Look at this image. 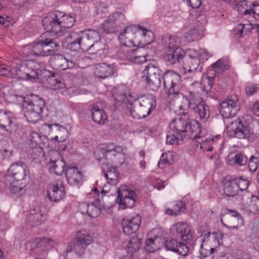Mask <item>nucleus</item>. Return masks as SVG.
<instances>
[{
    "label": "nucleus",
    "instance_id": "1",
    "mask_svg": "<svg viewBox=\"0 0 259 259\" xmlns=\"http://www.w3.org/2000/svg\"><path fill=\"white\" fill-rule=\"evenodd\" d=\"M113 98L116 102L115 106L120 103H128L131 116L135 119H141L149 115L156 105V98L153 94L140 97L134 96L125 85L117 86L112 91Z\"/></svg>",
    "mask_w": 259,
    "mask_h": 259
},
{
    "label": "nucleus",
    "instance_id": "2",
    "mask_svg": "<svg viewBox=\"0 0 259 259\" xmlns=\"http://www.w3.org/2000/svg\"><path fill=\"white\" fill-rule=\"evenodd\" d=\"M29 178L30 170L28 166L24 162L18 161L10 165L4 181L11 192L16 194L27 186Z\"/></svg>",
    "mask_w": 259,
    "mask_h": 259
},
{
    "label": "nucleus",
    "instance_id": "3",
    "mask_svg": "<svg viewBox=\"0 0 259 259\" xmlns=\"http://www.w3.org/2000/svg\"><path fill=\"white\" fill-rule=\"evenodd\" d=\"M23 110L27 121L33 124L40 120L45 106L44 100L37 96L30 94L23 97Z\"/></svg>",
    "mask_w": 259,
    "mask_h": 259
},
{
    "label": "nucleus",
    "instance_id": "4",
    "mask_svg": "<svg viewBox=\"0 0 259 259\" xmlns=\"http://www.w3.org/2000/svg\"><path fill=\"white\" fill-rule=\"evenodd\" d=\"M93 237L86 231H78L74 239L67 246L63 255L66 259H74V255L81 256L87 247L93 242Z\"/></svg>",
    "mask_w": 259,
    "mask_h": 259
},
{
    "label": "nucleus",
    "instance_id": "5",
    "mask_svg": "<svg viewBox=\"0 0 259 259\" xmlns=\"http://www.w3.org/2000/svg\"><path fill=\"white\" fill-rule=\"evenodd\" d=\"M189 122L184 116L174 119L169 124V130L166 136V144H181L184 139H188L187 133L189 131Z\"/></svg>",
    "mask_w": 259,
    "mask_h": 259
},
{
    "label": "nucleus",
    "instance_id": "6",
    "mask_svg": "<svg viewBox=\"0 0 259 259\" xmlns=\"http://www.w3.org/2000/svg\"><path fill=\"white\" fill-rule=\"evenodd\" d=\"M162 79L165 92L169 99L181 97L183 83L178 73L172 70H167L163 74Z\"/></svg>",
    "mask_w": 259,
    "mask_h": 259
},
{
    "label": "nucleus",
    "instance_id": "7",
    "mask_svg": "<svg viewBox=\"0 0 259 259\" xmlns=\"http://www.w3.org/2000/svg\"><path fill=\"white\" fill-rule=\"evenodd\" d=\"M162 71L153 63L146 65L143 71L142 78L147 86L152 91L157 90L160 86Z\"/></svg>",
    "mask_w": 259,
    "mask_h": 259
},
{
    "label": "nucleus",
    "instance_id": "8",
    "mask_svg": "<svg viewBox=\"0 0 259 259\" xmlns=\"http://www.w3.org/2000/svg\"><path fill=\"white\" fill-rule=\"evenodd\" d=\"M228 129L227 132L230 136L240 139H248L251 135L250 125L244 117L232 121Z\"/></svg>",
    "mask_w": 259,
    "mask_h": 259
},
{
    "label": "nucleus",
    "instance_id": "9",
    "mask_svg": "<svg viewBox=\"0 0 259 259\" xmlns=\"http://www.w3.org/2000/svg\"><path fill=\"white\" fill-rule=\"evenodd\" d=\"M197 51L194 49H190L184 58L183 67L181 69L182 74L187 75L193 74L199 67L200 71H202V67L201 66V61L198 58Z\"/></svg>",
    "mask_w": 259,
    "mask_h": 259
},
{
    "label": "nucleus",
    "instance_id": "10",
    "mask_svg": "<svg viewBox=\"0 0 259 259\" xmlns=\"http://www.w3.org/2000/svg\"><path fill=\"white\" fill-rule=\"evenodd\" d=\"M80 32L83 39L82 45L85 48V51H91V53L95 54L100 50L99 43L100 35L97 31L88 29Z\"/></svg>",
    "mask_w": 259,
    "mask_h": 259
},
{
    "label": "nucleus",
    "instance_id": "11",
    "mask_svg": "<svg viewBox=\"0 0 259 259\" xmlns=\"http://www.w3.org/2000/svg\"><path fill=\"white\" fill-rule=\"evenodd\" d=\"M222 224L230 230H238L244 224L242 215L236 210L225 209L221 219Z\"/></svg>",
    "mask_w": 259,
    "mask_h": 259
},
{
    "label": "nucleus",
    "instance_id": "12",
    "mask_svg": "<svg viewBox=\"0 0 259 259\" xmlns=\"http://www.w3.org/2000/svg\"><path fill=\"white\" fill-rule=\"evenodd\" d=\"M220 106V112L224 118L234 116L240 108L238 97L235 95H231L221 102Z\"/></svg>",
    "mask_w": 259,
    "mask_h": 259
},
{
    "label": "nucleus",
    "instance_id": "13",
    "mask_svg": "<svg viewBox=\"0 0 259 259\" xmlns=\"http://www.w3.org/2000/svg\"><path fill=\"white\" fill-rule=\"evenodd\" d=\"M118 195L116 202L122 209L132 208L136 202V193L127 186H123L118 189Z\"/></svg>",
    "mask_w": 259,
    "mask_h": 259
},
{
    "label": "nucleus",
    "instance_id": "14",
    "mask_svg": "<svg viewBox=\"0 0 259 259\" xmlns=\"http://www.w3.org/2000/svg\"><path fill=\"white\" fill-rule=\"evenodd\" d=\"M43 63H38L33 60H29L21 64V70L25 72L28 80L38 79L47 71L45 69Z\"/></svg>",
    "mask_w": 259,
    "mask_h": 259
},
{
    "label": "nucleus",
    "instance_id": "15",
    "mask_svg": "<svg viewBox=\"0 0 259 259\" xmlns=\"http://www.w3.org/2000/svg\"><path fill=\"white\" fill-rule=\"evenodd\" d=\"M48 132L49 139L58 143H62L66 140L67 130L66 127L58 124H44L42 126Z\"/></svg>",
    "mask_w": 259,
    "mask_h": 259
},
{
    "label": "nucleus",
    "instance_id": "16",
    "mask_svg": "<svg viewBox=\"0 0 259 259\" xmlns=\"http://www.w3.org/2000/svg\"><path fill=\"white\" fill-rule=\"evenodd\" d=\"M59 15H57L56 11L49 14L48 16L42 19V23L46 32L51 33L55 37H59L62 35L60 26Z\"/></svg>",
    "mask_w": 259,
    "mask_h": 259
},
{
    "label": "nucleus",
    "instance_id": "17",
    "mask_svg": "<svg viewBox=\"0 0 259 259\" xmlns=\"http://www.w3.org/2000/svg\"><path fill=\"white\" fill-rule=\"evenodd\" d=\"M183 98L180 108L186 110H191L196 106L204 102L200 97L199 92L194 89H190L187 94L181 93V97Z\"/></svg>",
    "mask_w": 259,
    "mask_h": 259
},
{
    "label": "nucleus",
    "instance_id": "18",
    "mask_svg": "<svg viewBox=\"0 0 259 259\" xmlns=\"http://www.w3.org/2000/svg\"><path fill=\"white\" fill-rule=\"evenodd\" d=\"M33 243L35 245L34 250L36 259H45L47 255V251L55 244L54 240L51 238H36Z\"/></svg>",
    "mask_w": 259,
    "mask_h": 259
},
{
    "label": "nucleus",
    "instance_id": "19",
    "mask_svg": "<svg viewBox=\"0 0 259 259\" xmlns=\"http://www.w3.org/2000/svg\"><path fill=\"white\" fill-rule=\"evenodd\" d=\"M124 15L120 12H115L110 15L101 25L102 32L106 34L113 33L124 19Z\"/></svg>",
    "mask_w": 259,
    "mask_h": 259
},
{
    "label": "nucleus",
    "instance_id": "20",
    "mask_svg": "<svg viewBox=\"0 0 259 259\" xmlns=\"http://www.w3.org/2000/svg\"><path fill=\"white\" fill-rule=\"evenodd\" d=\"M171 233L177 239L188 243L193 238V235L189 225L185 223L178 222L172 225Z\"/></svg>",
    "mask_w": 259,
    "mask_h": 259
},
{
    "label": "nucleus",
    "instance_id": "21",
    "mask_svg": "<svg viewBox=\"0 0 259 259\" xmlns=\"http://www.w3.org/2000/svg\"><path fill=\"white\" fill-rule=\"evenodd\" d=\"M66 195L64 184L61 180L51 184L47 191L49 199L54 202L62 200Z\"/></svg>",
    "mask_w": 259,
    "mask_h": 259
},
{
    "label": "nucleus",
    "instance_id": "22",
    "mask_svg": "<svg viewBox=\"0 0 259 259\" xmlns=\"http://www.w3.org/2000/svg\"><path fill=\"white\" fill-rule=\"evenodd\" d=\"M67 49L72 51H85V48L82 47L83 39L80 32H72L68 33L65 38Z\"/></svg>",
    "mask_w": 259,
    "mask_h": 259
},
{
    "label": "nucleus",
    "instance_id": "23",
    "mask_svg": "<svg viewBox=\"0 0 259 259\" xmlns=\"http://www.w3.org/2000/svg\"><path fill=\"white\" fill-rule=\"evenodd\" d=\"M184 117L186 121L189 122L188 126H190L189 127L190 129H189L188 132L187 133L188 139H193V140H195L196 141L197 139H204L206 138V130L204 129H200L198 122L196 120H191L185 115Z\"/></svg>",
    "mask_w": 259,
    "mask_h": 259
},
{
    "label": "nucleus",
    "instance_id": "24",
    "mask_svg": "<svg viewBox=\"0 0 259 259\" xmlns=\"http://www.w3.org/2000/svg\"><path fill=\"white\" fill-rule=\"evenodd\" d=\"M141 223V218L139 214H135L134 216L124 219L121 221V226L123 233L130 235L137 231Z\"/></svg>",
    "mask_w": 259,
    "mask_h": 259
},
{
    "label": "nucleus",
    "instance_id": "25",
    "mask_svg": "<svg viewBox=\"0 0 259 259\" xmlns=\"http://www.w3.org/2000/svg\"><path fill=\"white\" fill-rule=\"evenodd\" d=\"M45 33L39 36L37 39L33 42L28 45L25 47L23 53L26 54L27 56H42L43 54L44 37H46Z\"/></svg>",
    "mask_w": 259,
    "mask_h": 259
},
{
    "label": "nucleus",
    "instance_id": "26",
    "mask_svg": "<svg viewBox=\"0 0 259 259\" xmlns=\"http://www.w3.org/2000/svg\"><path fill=\"white\" fill-rule=\"evenodd\" d=\"M94 73L97 77L102 79L117 75L116 69L114 65L106 63L97 64Z\"/></svg>",
    "mask_w": 259,
    "mask_h": 259
},
{
    "label": "nucleus",
    "instance_id": "27",
    "mask_svg": "<svg viewBox=\"0 0 259 259\" xmlns=\"http://www.w3.org/2000/svg\"><path fill=\"white\" fill-rule=\"evenodd\" d=\"M185 52L180 48L177 47L169 51L164 55V59L167 65H177L185 57Z\"/></svg>",
    "mask_w": 259,
    "mask_h": 259
},
{
    "label": "nucleus",
    "instance_id": "28",
    "mask_svg": "<svg viewBox=\"0 0 259 259\" xmlns=\"http://www.w3.org/2000/svg\"><path fill=\"white\" fill-rule=\"evenodd\" d=\"M54 154L58 157L57 159H53L51 157L50 159V170L53 172L56 175L61 176L67 169L66 168V163L64 159L61 157L57 152H55Z\"/></svg>",
    "mask_w": 259,
    "mask_h": 259
},
{
    "label": "nucleus",
    "instance_id": "29",
    "mask_svg": "<svg viewBox=\"0 0 259 259\" xmlns=\"http://www.w3.org/2000/svg\"><path fill=\"white\" fill-rule=\"evenodd\" d=\"M102 169L107 179L111 181V183L115 184L118 182L119 173L116 166H113L109 162H104L102 165Z\"/></svg>",
    "mask_w": 259,
    "mask_h": 259
},
{
    "label": "nucleus",
    "instance_id": "30",
    "mask_svg": "<svg viewBox=\"0 0 259 259\" xmlns=\"http://www.w3.org/2000/svg\"><path fill=\"white\" fill-rule=\"evenodd\" d=\"M0 127L9 133H11L17 129V126L13 119L6 112H3L2 110H0Z\"/></svg>",
    "mask_w": 259,
    "mask_h": 259
},
{
    "label": "nucleus",
    "instance_id": "31",
    "mask_svg": "<svg viewBox=\"0 0 259 259\" xmlns=\"http://www.w3.org/2000/svg\"><path fill=\"white\" fill-rule=\"evenodd\" d=\"M56 15H59L60 18L59 19L60 26H61V31L62 32L66 29L71 28L75 21V14L70 13L69 15L64 14L59 11H56Z\"/></svg>",
    "mask_w": 259,
    "mask_h": 259
},
{
    "label": "nucleus",
    "instance_id": "32",
    "mask_svg": "<svg viewBox=\"0 0 259 259\" xmlns=\"http://www.w3.org/2000/svg\"><path fill=\"white\" fill-rule=\"evenodd\" d=\"M66 176L68 183L71 185L76 186L82 183V174L76 167H69L66 170Z\"/></svg>",
    "mask_w": 259,
    "mask_h": 259
},
{
    "label": "nucleus",
    "instance_id": "33",
    "mask_svg": "<svg viewBox=\"0 0 259 259\" xmlns=\"http://www.w3.org/2000/svg\"><path fill=\"white\" fill-rule=\"evenodd\" d=\"M28 223L32 227L40 225L44 222L45 217L39 208L31 209L27 215Z\"/></svg>",
    "mask_w": 259,
    "mask_h": 259
},
{
    "label": "nucleus",
    "instance_id": "34",
    "mask_svg": "<svg viewBox=\"0 0 259 259\" xmlns=\"http://www.w3.org/2000/svg\"><path fill=\"white\" fill-rule=\"evenodd\" d=\"M162 45L164 50L167 52L179 47L180 39L176 36L170 34H164L162 37Z\"/></svg>",
    "mask_w": 259,
    "mask_h": 259
},
{
    "label": "nucleus",
    "instance_id": "35",
    "mask_svg": "<svg viewBox=\"0 0 259 259\" xmlns=\"http://www.w3.org/2000/svg\"><path fill=\"white\" fill-rule=\"evenodd\" d=\"M247 162V157L242 152L231 153L228 156L227 163L239 166L244 165Z\"/></svg>",
    "mask_w": 259,
    "mask_h": 259
},
{
    "label": "nucleus",
    "instance_id": "36",
    "mask_svg": "<svg viewBox=\"0 0 259 259\" xmlns=\"http://www.w3.org/2000/svg\"><path fill=\"white\" fill-rule=\"evenodd\" d=\"M191 110L198 116L200 120L203 123L206 122L209 117V107L204 101Z\"/></svg>",
    "mask_w": 259,
    "mask_h": 259
},
{
    "label": "nucleus",
    "instance_id": "37",
    "mask_svg": "<svg viewBox=\"0 0 259 259\" xmlns=\"http://www.w3.org/2000/svg\"><path fill=\"white\" fill-rule=\"evenodd\" d=\"M221 138V136H217L215 137L205 138L203 139H199L196 140V143L197 145H200V149L203 151H212L214 148V146L217 145L216 140Z\"/></svg>",
    "mask_w": 259,
    "mask_h": 259
},
{
    "label": "nucleus",
    "instance_id": "38",
    "mask_svg": "<svg viewBox=\"0 0 259 259\" xmlns=\"http://www.w3.org/2000/svg\"><path fill=\"white\" fill-rule=\"evenodd\" d=\"M79 208L82 213L86 214L91 218L97 217L100 211V209L94 203L90 204L88 202L81 203Z\"/></svg>",
    "mask_w": 259,
    "mask_h": 259
},
{
    "label": "nucleus",
    "instance_id": "39",
    "mask_svg": "<svg viewBox=\"0 0 259 259\" xmlns=\"http://www.w3.org/2000/svg\"><path fill=\"white\" fill-rule=\"evenodd\" d=\"M92 118L97 124H104L107 119L105 112L98 106H94L91 109Z\"/></svg>",
    "mask_w": 259,
    "mask_h": 259
},
{
    "label": "nucleus",
    "instance_id": "40",
    "mask_svg": "<svg viewBox=\"0 0 259 259\" xmlns=\"http://www.w3.org/2000/svg\"><path fill=\"white\" fill-rule=\"evenodd\" d=\"M27 136V143L31 149H35L41 142L40 135L33 130H28L26 133Z\"/></svg>",
    "mask_w": 259,
    "mask_h": 259
},
{
    "label": "nucleus",
    "instance_id": "41",
    "mask_svg": "<svg viewBox=\"0 0 259 259\" xmlns=\"http://www.w3.org/2000/svg\"><path fill=\"white\" fill-rule=\"evenodd\" d=\"M42 57H47L55 54L57 51L58 45L53 39L44 37Z\"/></svg>",
    "mask_w": 259,
    "mask_h": 259
},
{
    "label": "nucleus",
    "instance_id": "42",
    "mask_svg": "<svg viewBox=\"0 0 259 259\" xmlns=\"http://www.w3.org/2000/svg\"><path fill=\"white\" fill-rule=\"evenodd\" d=\"M123 149L122 148L118 146L112 150L109 154H106L105 156V159L106 160L111 161L114 163L117 162L118 159H119L118 162L121 164L123 162V156L122 154Z\"/></svg>",
    "mask_w": 259,
    "mask_h": 259
},
{
    "label": "nucleus",
    "instance_id": "43",
    "mask_svg": "<svg viewBox=\"0 0 259 259\" xmlns=\"http://www.w3.org/2000/svg\"><path fill=\"white\" fill-rule=\"evenodd\" d=\"M51 63L56 70H64L68 68L67 59L62 55H55L52 59Z\"/></svg>",
    "mask_w": 259,
    "mask_h": 259
},
{
    "label": "nucleus",
    "instance_id": "44",
    "mask_svg": "<svg viewBox=\"0 0 259 259\" xmlns=\"http://www.w3.org/2000/svg\"><path fill=\"white\" fill-rule=\"evenodd\" d=\"M118 146V145H115L113 143H108L104 145L101 149H97L94 152L95 156L98 161H100L103 158H105V156L106 154H109L110 152Z\"/></svg>",
    "mask_w": 259,
    "mask_h": 259
},
{
    "label": "nucleus",
    "instance_id": "45",
    "mask_svg": "<svg viewBox=\"0 0 259 259\" xmlns=\"http://www.w3.org/2000/svg\"><path fill=\"white\" fill-rule=\"evenodd\" d=\"M234 180L226 182L224 186V193L228 197H234L238 194L239 191Z\"/></svg>",
    "mask_w": 259,
    "mask_h": 259
},
{
    "label": "nucleus",
    "instance_id": "46",
    "mask_svg": "<svg viewBox=\"0 0 259 259\" xmlns=\"http://www.w3.org/2000/svg\"><path fill=\"white\" fill-rule=\"evenodd\" d=\"M139 49H130L126 52L125 58L127 60L136 63H140L145 59L139 54Z\"/></svg>",
    "mask_w": 259,
    "mask_h": 259
},
{
    "label": "nucleus",
    "instance_id": "47",
    "mask_svg": "<svg viewBox=\"0 0 259 259\" xmlns=\"http://www.w3.org/2000/svg\"><path fill=\"white\" fill-rule=\"evenodd\" d=\"M249 9H246L244 11H241L239 10L241 14L243 15H250L253 14L254 17L256 19H259V4L256 2L251 3L249 2Z\"/></svg>",
    "mask_w": 259,
    "mask_h": 259
},
{
    "label": "nucleus",
    "instance_id": "48",
    "mask_svg": "<svg viewBox=\"0 0 259 259\" xmlns=\"http://www.w3.org/2000/svg\"><path fill=\"white\" fill-rule=\"evenodd\" d=\"M229 67L230 65L228 60L224 58L220 59L212 64V68L214 71L218 73L222 72L229 69Z\"/></svg>",
    "mask_w": 259,
    "mask_h": 259
},
{
    "label": "nucleus",
    "instance_id": "49",
    "mask_svg": "<svg viewBox=\"0 0 259 259\" xmlns=\"http://www.w3.org/2000/svg\"><path fill=\"white\" fill-rule=\"evenodd\" d=\"M246 208L250 212L259 214V197L252 195Z\"/></svg>",
    "mask_w": 259,
    "mask_h": 259
},
{
    "label": "nucleus",
    "instance_id": "50",
    "mask_svg": "<svg viewBox=\"0 0 259 259\" xmlns=\"http://www.w3.org/2000/svg\"><path fill=\"white\" fill-rule=\"evenodd\" d=\"M142 26L140 25H131L127 26L124 29V33H126L127 36L129 39L133 37L134 34H141V29Z\"/></svg>",
    "mask_w": 259,
    "mask_h": 259
},
{
    "label": "nucleus",
    "instance_id": "51",
    "mask_svg": "<svg viewBox=\"0 0 259 259\" xmlns=\"http://www.w3.org/2000/svg\"><path fill=\"white\" fill-rule=\"evenodd\" d=\"M141 242L137 238H134L130 240L127 246V252L133 254L138 250L141 247Z\"/></svg>",
    "mask_w": 259,
    "mask_h": 259
},
{
    "label": "nucleus",
    "instance_id": "52",
    "mask_svg": "<svg viewBox=\"0 0 259 259\" xmlns=\"http://www.w3.org/2000/svg\"><path fill=\"white\" fill-rule=\"evenodd\" d=\"M140 35H142V36L143 37V39L145 42L144 43L145 44H149L154 41V33L146 28H143L142 27L141 29V34Z\"/></svg>",
    "mask_w": 259,
    "mask_h": 259
},
{
    "label": "nucleus",
    "instance_id": "53",
    "mask_svg": "<svg viewBox=\"0 0 259 259\" xmlns=\"http://www.w3.org/2000/svg\"><path fill=\"white\" fill-rule=\"evenodd\" d=\"M0 153L5 158H10L12 154V150L7 142L4 140L0 141Z\"/></svg>",
    "mask_w": 259,
    "mask_h": 259
},
{
    "label": "nucleus",
    "instance_id": "54",
    "mask_svg": "<svg viewBox=\"0 0 259 259\" xmlns=\"http://www.w3.org/2000/svg\"><path fill=\"white\" fill-rule=\"evenodd\" d=\"M66 59L68 62V68H71L74 67H82L80 66L81 59L79 58V56L74 54L70 56H68Z\"/></svg>",
    "mask_w": 259,
    "mask_h": 259
},
{
    "label": "nucleus",
    "instance_id": "55",
    "mask_svg": "<svg viewBox=\"0 0 259 259\" xmlns=\"http://www.w3.org/2000/svg\"><path fill=\"white\" fill-rule=\"evenodd\" d=\"M233 180L238 187L239 192L245 190L248 188L249 181L245 179H243L242 177Z\"/></svg>",
    "mask_w": 259,
    "mask_h": 259
},
{
    "label": "nucleus",
    "instance_id": "56",
    "mask_svg": "<svg viewBox=\"0 0 259 259\" xmlns=\"http://www.w3.org/2000/svg\"><path fill=\"white\" fill-rule=\"evenodd\" d=\"M12 77H16L20 79H27L28 76L25 72L21 70V64L18 67H15L11 69Z\"/></svg>",
    "mask_w": 259,
    "mask_h": 259
},
{
    "label": "nucleus",
    "instance_id": "57",
    "mask_svg": "<svg viewBox=\"0 0 259 259\" xmlns=\"http://www.w3.org/2000/svg\"><path fill=\"white\" fill-rule=\"evenodd\" d=\"M223 234L220 231H214L211 234V239L213 246H219L222 242Z\"/></svg>",
    "mask_w": 259,
    "mask_h": 259
},
{
    "label": "nucleus",
    "instance_id": "58",
    "mask_svg": "<svg viewBox=\"0 0 259 259\" xmlns=\"http://www.w3.org/2000/svg\"><path fill=\"white\" fill-rule=\"evenodd\" d=\"M213 84V78H208L202 80L200 84L202 91H204L206 95H209Z\"/></svg>",
    "mask_w": 259,
    "mask_h": 259
},
{
    "label": "nucleus",
    "instance_id": "59",
    "mask_svg": "<svg viewBox=\"0 0 259 259\" xmlns=\"http://www.w3.org/2000/svg\"><path fill=\"white\" fill-rule=\"evenodd\" d=\"M259 90V84L247 82L245 86V92L248 96H251L256 93Z\"/></svg>",
    "mask_w": 259,
    "mask_h": 259
},
{
    "label": "nucleus",
    "instance_id": "60",
    "mask_svg": "<svg viewBox=\"0 0 259 259\" xmlns=\"http://www.w3.org/2000/svg\"><path fill=\"white\" fill-rule=\"evenodd\" d=\"M189 251V248L187 245V243L179 242L175 252H177L182 256H185L188 255Z\"/></svg>",
    "mask_w": 259,
    "mask_h": 259
},
{
    "label": "nucleus",
    "instance_id": "61",
    "mask_svg": "<svg viewBox=\"0 0 259 259\" xmlns=\"http://www.w3.org/2000/svg\"><path fill=\"white\" fill-rule=\"evenodd\" d=\"M259 165V159L252 155L248 160V168L250 171L254 172L256 170Z\"/></svg>",
    "mask_w": 259,
    "mask_h": 259
},
{
    "label": "nucleus",
    "instance_id": "62",
    "mask_svg": "<svg viewBox=\"0 0 259 259\" xmlns=\"http://www.w3.org/2000/svg\"><path fill=\"white\" fill-rule=\"evenodd\" d=\"M145 250L148 252H154L157 249L155 243V239L149 238L145 241Z\"/></svg>",
    "mask_w": 259,
    "mask_h": 259
},
{
    "label": "nucleus",
    "instance_id": "63",
    "mask_svg": "<svg viewBox=\"0 0 259 259\" xmlns=\"http://www.w3.org/2000/svg\"><path fill=\"white\" fill-rule=\"evenodd\" d=\"M179 242L175 239L167 240L165 241V247L173 252H175L177 248Z\"/></svg>",
    "mask_w": 259,
    "mask_h": 259
},
{
    "label": "nucleus",
    "instance_id": "64",
    "mask_svg": "<svg viewBox=\"0 0 259 259\" xmlns=\"http://www.w3.org/2000/svg\"><path fill=\"white\" fill-rule=\"evenodd\" d=\"M233 259H250L249 255L241 250H235L233 253Z\"/></svg>",
    "mask_w": 259,
    "mask_h": 259
}]
</instances>
